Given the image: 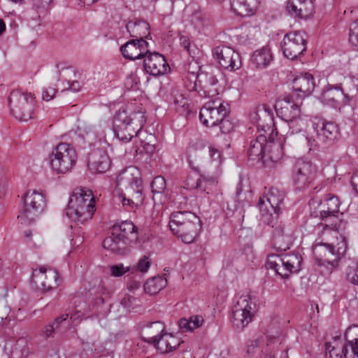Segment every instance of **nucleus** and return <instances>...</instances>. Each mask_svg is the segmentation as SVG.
<instances>
[{
	"label": "nucleus",
	"mask_w": 358,
	"mask_h": 358,
	"mask_svg": "<svg viewBox=\"0 0 358 358\" xmlns=\"http://www.w3.org/2000/svg\"><path fill=\"white\" fill-rule=\"evenodd\" d=\"M103 247L106 250L117 255H125L129 250V246L119 236H116L113 231L110 236L106 237L103 241Z\"/></svg>",
	"instance_id": "33"
},
{
	"label": "nucleus",
	"mask_w": 358,
	"mask_h": 358,
	"mask_svg": "<svg viewBox=\"0 0 358 358\" xmlns=\"http://www.w3.org/2000/svg\"><path fill=\"white\" fill-rule=\"evenodd\" d=\"M343 92L341 90V86L328 85L321 95V99L327 105L333 108H337L339 106V101L343 98Z\"/></svg>",
	"instance_id": "32"
},
{
	"label": "nucleus",
	"mask_w": 358,
	"mask_h": 358,
	"mask_svg": "<svg viewBox=\"0 0 358 358\" xmlns=\"http://www.w3.org/2000/svg\"><path fill=\"white\" fill-rule=\"evenodd\" d=\"M164 332H165V325L160 321L152 322L145 325L142 329V339L150 344L155 343Z\"/></svg>",
	"instance_id": "30"
},
{
	"label": "nucleus",
	"mask_w": 358,
	"mask_h": 358,
	"mask_svg": "<svg viewBox=\"0 0 358 358\" xmlns=\"http://www.w3.org/2000/svg\"><path fill=\"white\" fill-rule=\"evenodd\" d=\"M77 158L76 151L73 146L61 143L49 155V163L51 169L57 173H66L75 166Z\"/></svg>",
	"instance_id": "8"
},
{
	"label": "nucleus",
	"mask_w": 358,
	"mask_h": 358,
	"mask_svg": "<svg viewBox=\"0 0 358 358\" xmlns=\"http://www.w3.org/2000/svg\"><path fill=\"white\" fill-rule=\"evenodd\" d=\"M126 28L130 36L136 38V39L143 38V37H147V35L150 34V25L144 20L129 21L127 24Z\"/></svg>",
	"instance_id": "34"
},
{
	"label": "nucleus",
	"mask_w": 358,
	"mask_h": 358,
	"mask_svg": "<svg viewBox=\"0 0 358 358\" xmlns=\"http://www.w3.org/2000/svg\"><path fill=\"white\" fill-rule=\"evenodd\" d=\"M267 138L264 134H259L250 141L248 156L250 160H260L266 154Z\"/></svg>",
	"instance_id": "28"
},
{
	"label": "nucleus",
	"mask_w": 358,
	"mask_h": 358,
	"mask_svg": "<svg viewBox=\"0 0 358 358\" xmlns=\"http://www.w3.org/2000/svg\"><path fill=\"white\" fill-rule=\"evenodd\" d=\"M206 153L207 150L201 143H191L187 149V155L189 164L192 166L194 164H198Z\"/></svg>",
	"instance_id": "36"
},
{
	"label": "nucleus",
	"mask_w": 358,
	"mask_h": 358,
	"mask_svg": "<svg viewBox=\"0 0 358 358\" xmlns=\"http://www.w3.org/2000/svg\"><path fill=\"white\" fill-rule=\"evenodd\" d=\"M349 42L355 49L358 50V19L350 26Z\"/></svg>",
	"instance_id": "45"
},
{
	"label": "nucleus",
	"mask_w": 358,
	"mask_h": 358,
	"mask_svg": "<svg viewBox=\"0 0 358 358\" xmlns=\"http://www.w3.org/2000/svg\"><path fill=\"white\" fill-rule=\"evenodd\" d=\"M346 277L349 282L358 285V263L355 266H349L346 269Z\"/></svg>",
	"instance_id": "49"
},
{
	"label": "nucleus",
	"mask_w": 358,
	"mask_h": 358,
	"mask_svg": "<svg viewBox=\"0 0 358 358\" xmlns=\"http://www.w3.org/2000/svg\"><path fill=\"white\" fill-rule=\"evenodd\" d=\"M284 198V192L275 187H271L266 194L259 198L258 208L262 222L275 227L274 224L278 217L279 205Z\"/></svg>",
	"instance_id": "5"
},
{
	"label": "nucleus",
	"mask_w": 358,
	"mask_h": 358,
	"mask_svg": "<svg viewBox=\"0 0 358 358\" xmlns=\"http://www.w3.org/2000/svg\"><path fill=\"white\" fill-rule=\"evenodd\" d=\"M258 0H230L231 10L238 15L250 16L257 12Z\"/></svg>",
	"instance_id": "29"
},
{
	"label": "nucleus",
	"mask_w": 358,
	"mask_h": 358,
	"mask_svg": "<svg viewBox=\"0 0 358 358\" xmlns=\"http://www.w3.org/2000/svg\"><path fill=\"white\" fill-rule=\"evenodd\" d=\"M143 66L145 71L153 76L164 75L170 69L164 57L157 52H149L144 59Z\"/></svg>",
	"instance_id": "21"
},
{
	"label": "nucleus",
	"mask_w": 358,
	"mask_h": 358,
	"mask_svg": "<svg viewBox=\"0 0 358 358\" xmlns=\"http://www.w3.org/2000/svg\"><path fill=\"white\" fill-rule=\"evenodd\" d=\"M275 108L278 116L285 122L301 114L299 98L294 94L278 99L275 102Z\"/></svg>",
	"instance_id": "18"
},
{
	"label": "nucleus",
	"mask_w": 358,
	"mask_h": 358,
	"mask_svg": "<svg viewBox=\"0 0 358 358\" xmlns=\"http://www.w3.org/2000/svg\"><path fill=\"white\" fill-rule=\"evenodd\" d=\"M180 343V341L176 337L171 334H168V345L169 348H171V352L179 346Z\"/></svg>",
	"instance_id": "58"
},
{
	"label": "nucleus",
	"mask_w": 358,
	"mask_h": 358,
	"mask_svg": "<svg viewBox=\"0 0 358 358\" xmlns=\"http://www.w3.org/2000/svg\"><path fill=\"white\" fill-rule=\"evenodd\" d=\"M317 173V167L310 161L304 159H298L293 169L292 180L299 189H303L310 185Z\"/></svg>",
	"instance_id": "14"
},
{
	"label": "nucleus",
	"mask_w": 358,
	"mask_h": 358,
	"mask_svg": "<svg viewBox=\"0 0 358 358\" xmlns=\"http://www.w3.org/2000/svg\"><path fill=\"white\" fill-rule=\"evenodd\" d=\"M87 313V308L85 303H80L76 305L73 313L71 314V320L73 322L80 320Z\"/></svg>",
	"instance_id": "46"
},
{
	"label": "nucleus",
	"mask_w": 358,
	"mask_h": 358,
	"mask_svg": "<svg viewBox=\"0 0 358 358\" xmlns=\"http://www.w3.org/2000/svg\"><path fill=\"white\" fill-rule=\"evenodd\" d=\"M358 336V327L352 326L349 327L345 333V338L347 341L346 343L341 346L338 345L337 337L334 338V345L331 343L326 344V358H345V355L348 352L350 348L349 346V338H353V336Z\"/></svg>",
	"instance_id": "19"
},
{
	"label": "nucleus",
	"mask_w": 358,
	"mask_h": 358,
	"mask_svg": "<svg viewBox=\"0 0 358 358\" xmlns=\"http://www.w3.org/2000/svg\"><path fill=\"white\" fill-rule=\"evenodd\" d=\"M120 51L123 57L129 60L145 57L149 52L148 43L143 38L132 39L122 45Z\"/></svg>",
	"instance_id": "20"
},
{
	"label": "nucleus",
	"mask_w": 358,
	"mask_h": 358,
	"mask_svg": "<svg viewBox=\"0 0 358 358\" xmlns=\"http://www.w3.org/2000/svg\"><path fill=\"white\" fill-rule=\"evenodd\" d=\"M69 317V314L62 315L57 317L52 324L46 325L41 332V336L45 338L53 337L55 331L59 328V324L63 321H65Z\"/></svg>",
	"instance_id": "43"
},
{
	"label": "nucleus",
	"mask_w": 358,
	"mask_h": 358,
	"mask_svg": "<svg viewBox=\"0 0 358 358\" xmlns=\"http://www.w3.org/2000/svg\"><path fill=\"white\" fill-rule=\"evenodd\" d=\"M220 129L223 134H229L232 131L235 127V123L230 119L229 115H226L219 122Z\"/></svg>",
	"instance_id": "48"
},
{
	"label": "nucleus",
	"mask_w": 358,
	"mask_h": 358,
	"mask_svg": "<svg viewBox=\"0 0 358 358\" xmlns=\"http://www.w3.org/2000/svg\"><path fill=\"white\" fill-rule=\"evenodd\" d=\"M267 152L266 155H268V159L273 162H278L280 161L283 155V145L281 141H271L267 142L266 145Z\"/></svg>",
	"instance_id": "41"
},
{
	"label": "nucleus",
	"mask_w": 358,
	"mask_h": 358,
	"mask_svg": "<svg viewBox=\"0 0 358 358\" xmlns=\"http://www.w3.org/2000/svg\"><path fill=\"white\" fill-rule=\"evenodd\" d=\"M151 188L154 194L162 193L166 189L165 179L162 176L155 177L152 181Z\"/></svg>",
	"instance_id": "47"
},
{
	"label": "nucleus",
	"mask_w": 358,
	"mask_h": 358,
	"mask_svg": "<svg viewBox=\"0 0 358 358\" xmlns=\"http://www.w3.org/2000/svg\"><path fill=\"white\" fill-rule=\"evenodd\" d=\"M81 84L78 81H73L69 85V89L73 92H78L81 89Z\"/></svg>",
	"instance_id": "63"
},
{
	"label": "nucleus",
	"mask_w": 358,
	"mask_h": 358,
	"mask_svg": "<svg viewBox=\"0 0 358 358\" xmlns=\"http://www.w3.org/2000/svg\"><path fill=\"white\" fill-rule=\"evenodd\" d=\"M203 20L202 14L199 12L194 13L191 17V22L196 27L203 25Z\"/></svg>",
	"instance_id": "56"
},
{
	"label": "nucleus",
	"mask_w": 358,
	"mask_h": 358,
	"mask_svg": "<svg viewBox=\"0 0 358 358\" xmlns=\"http://www.w3.org/2000/svg\"><path fill=\"white\" fill-rule=\"evenodd\" d=\"M52 0H33V6L36 8L44 9Z\"/></svg>",
	"instance_id": "61"
},
{
	"label": "nucleus",
	"mask_w": 358,
	"mask_h": 358,
	"mask_svg": "<svg viewBox=\"0 0 358 358\" xmlns=\"http://www.w3.org/2000/svg\"><path fill=\"white\" fill-rule=\"evenodd\" d=\"M140 286H141L140 282L134 280V281H131L129 282V284L128 285V288L130 290H134V289L139 288Z\"/></svg>",
	"instance_id": "64"
},
{
	"label": "nucleus",
	"mask_w": 358,
	"mask_h": 358,
	"mask_svg": "<svg viewBox=\"0 0 358 358\" xmlns=\"http://www.w3.org/2000/svg\"><path fill=\"white\" fill-rule=\"evenodd\" d=\"M173 103L177 110L182 109V111H185L189 105L187 99L181 94L174 95Z\"/></svg>",
	"instance_id": "50"
},
{
	"label": "nucleus",
	"mask_w": 358,
	"mask_h": 358,
	"mask_svg": "<svg viewBox=\"0 0 358 358\" xmlns=\"http://www.w3.org/2000/svg\"><path fill=\"white\" fill-rule=\"evenodd\" d=\"M317 138L303 136L310 150L319 148L321 144L329 143L334 141L338 134V126L331 122L319 120L313 124Z\"/></svg>",
	"instance_id": "12"
},
{
	"label": "nucleus",
	"mask_w": 358,
	"mask_h": 358,
	"mask_svg": "<svg viewBox=\"0 0 358 358\" xmlns=\"http://www.w3.org/2000/svg\"><path fill=\"white\" fill-rule=\"evenodd\" d=\"M257 311V300L249 294L242 295L237 299L233 310L231 322L238 330H243L252 322Z\"/></svg>",
	"instance_id": "9"
},
{
	"label": "nucleus",
	"mask_w": 358,
	"mask_h": 358,
	"mask_svg": "<svg viewBox=\"0 0 358 358\" xmlns=\"http://www.w3.org/2000/svg\"><path fill=\"white\" fill-rule=\"evenodd\" d=\"M136 301V299L131 296L127 295L121 300V304L125 308H129Z\"/></svg>",
	"instance_id": "60"
},
{
	"label": "nucleus",
	"mask_w": 358,
	"mask_h": 358,
	"mask_svg": "<svg viewBox=\"0 0 358 358\" xmlns=\"http://www.w3.org/2000/svg\"><path fill=\"white\" fill-rule=\"evenodd\" d=\"M57 271L50 267L45 266L33 270L31 282L36 289L41 291H48L58 285Z\"/></svg>",
	"instance_id": "16"
},
{
	"label": "nucleus",
	"mask_w": 358,
	"mask_h": 358,
	"mask_svg": "<svg viewBox=\"0 0 358 358\" xmlns=\"http://www.w3.org/2000/svg\"><path fill=\"white\" fill-rule=\"evenodd\" d=\"M145 122V117L141 112H133L128 115L125 110H120L114 116L113 130L118 139L127 143L134 136L141 134Z\"/></svg>",
	"instance_id": "4"
},
{
	"label": "nucleus",
	"mask_w": 358,
	"mask_h": 358,
	"mask_svg": "<svg viewBox=\"0 0 358 358\" xmlns=\"http://www.w3.org/2000/svg\"><path fill=\"white\" fill-rule=\"evenodd\" d=\"M281 48L285 57L289 59L299 57L306 51L307 37L305 32L294 31L285 35L281 42Z\"/></svg>",
	"instance_id": "13"
},
{
	"label": "nucleus",
	"mask_w": 358,
	"mask_h": 358,
	"mask_svg": "<svg viewBox=\"0 0 358 358\" xmlns=\"http://www.w3.org/2000/svg\"><path fill=\"white\" fill-rule=\"evenodd\" d=\"M341 90L344 92L343 96L346 99L351 100L358 92V78L350 76L345 78Z\"/></svg>",
	"instance_id": "42"
},
{
	"label": "nucleus",
	"mask_w": 358,
	"mask_h": 358,
	"mask_svg": "<svg viewBox=\"0 0 358 358\" xmlns=\"http://www.w3.org/2000/svg\"><path fill=\"white\" fill-rule=\"evenodd\" d=\"M167 285V280L163 276H155L148 279L144 284V290L146 293L156 294Z\"/></svg>",
	"instance_id": "40"
},
{
	"label": "nucleus",
	"mask_w": 358,
	"mask_h": 358,
	"mask_svg": "<svg viewBox=\"0 0 358 358\" xmlns=\"http://www.w3.org/2000/svg\"><path fill=\"white\" fill-rule=\"evenodd\" d=\"M11 114L20 121H27L34 117L36 100L31 92L15 90L8 97Z\"/></svg>",
	"instance_id": "6"
},
{
	"label": "nucleus",
	"mask_w": 358,
	"mask_h": 358,
	"mask_svg": "<svg viewBox=\"0 0 358 358\" xmlns=\"http://www.w3.org/2000/svg\"><path fill=\"white\" fill-rule=\"evenodd\" d=\"M112 231L129 247L138 239L136 227L131 222L124 221L119 225H114Z\"/></svg>",
	"instance_id": "27"
},
{
	"label": "nucleus",
	"mask_w": 358,
	"mask_h": 358,
	"mask_svg": "<svg viewBox=\"0 0 358 358\" xmlns=\"http://www.w3.org/2000/svg\"><path fill=\"white\" fill-rule=\"evenodd\" d=\"M213 56L220 66L229 71L241 68V57L234 49L227 45H219L213 50Z\"/></svg>",
	"instance_id": "17"
},
{
	"label": "nucleus",
	"mask_w": 358,
	"mask_h": 358,
	"mask_svg": "<svg viewBox=\"0 0 358 358\" xmlns=\"http://www.w3.org/2000/svg\"><path fill=\"white\" fill-rule=\"evenodd\" d=\"M273 60V55L270 48L263 47L254 52L252 57V62L257 68L263 69L266 67Z\"/></svg>",
	"instance_id": "37"
},
{
	"label": "nucleus",
	"mask_w": 358,
	"mask_h": 358,
	"mask_svg": "<svg viewBox=\"0 0 358 358\" xmlns=\"http://www.w3.org/2000/svg\"><path fill=\"white\" fill-rule=\"evenodd\" d=\"M110 159L107 152L102 150H94L88 156L87 166L92 173H103L110 167Z\"/></svg>",
	"instance_id": "22"
},
{
	"label": "nucleus",
	"mask_w": 358,
	"mask_h": 358,
	"mask_svg": "<svg viewBox=\"0 0 358 358\" xmlns=\"http://www.w3.org/2000/svg\"><path fill=\"white\" fill-rule=\"evenodd\" d=\"M289 130L287 135H294L305 131L308 125L307 118L302 117L301 114L285 121Z\"/></svg>",
	"instance_id": "38"
},
{
	"label": "nucleus",
	"mask_w": 358,
	"mask_h": 358,
	"mask_svg": "<svg viewBox=\"0 0 358 358\" xmlns=\"http://www.w3.org/2000/svg\"><path fill=\"white\" fill-rule=\"evenodd\" d=\"M129 271V267H124L122 264L114 265L110 267L111 275L120 277Z\"/></svg>",
	"instance_id": "53"
},
{
	"label": "nucleus",
	"mask_w": 358,
	"mask_h": 358,
	"mask_svg": "<svg viewBox=\"0 0 358 358\" xmlns=\"http://www.w3.org/2000/svg\"><path fill=\"white\" fill-rule=\"evenodd\" d=\"M56 92V89L52 87L44 88L42 93L43 99L46 101L51 100L55 96Z\"/></svg>",
	"instance_id": "54"
},
{
	"label": "nucleus",
	"mask_w": 358,
	"mask_h": 358,
	"mask_svg": "<svg viewBox=\"0 0 358 358\" xmlns=\"http://www.w3.org/2000/svg\"><path fill=\"white\" fill-rule=\"evenodd\" d=\"M117 185L124 188L129 194H134L136 199L141 201V180L138 170L135 167H129L121 172L116 179Z\"/></svg>",
	"instance_id": "15"
},
{
	"label": "nucleus",
	"mask_w": 358,
	"mask_h": 358,
	"mask_svg": "<svg viewBox=\"0 0 358 358\" xmlns=\"http://www.w3.org/2000/svg\"><path fill=\"white\" fill-rule=\"evenodd\" d=\"M180 329L183 332L192 331L189 319L182 318L178 322Z\"/></svg>",
	"instance_id": "57"
},
{
	"label": "nucleus",
	"mask_w": 358,
	"mask_h": 358,
	"mask_svg": "<svg viewBox=\"0 0 358 358\" xmlns=\"http://www.w3.org/2000/svg\"><path fill=\"white\" fill-rule=\"evenodd\" d=\"M293 234L290 229H286L284 224L277 225L273 231V247L277 251H285L293 242Z\"/></svg>",
	"instance_id": "25"
},
{
	"label": "nucleus",
	"mask_w": 358,
	"mask_h": 358,
	"mask_svg": "<svg viewBox=\"0 0 358 358\" xmlns=\"http://www.w3.org/2000/svg\"><path fill=\"white\" fill-rule=\"evenodd\" d=\"M200 82L203 83L204 93L206 96L213 97L219 94V89L217 87L218 80L212 73H201L198 76Z\"/></svg>",
	"instance_id": "35"
},
{
	"label": "nucleus",
	"mask_w": 358,
	"mask_h": 358,
	"mask_svg": "<svg viewBox=\"0 0 358 358\" xmlns=\"http://www.w3.org/2000/svg\"><path fill=\"white\" fill-rule=\"evenodd\" d=\"M287 9L294 17L306 19L315 13L313 0H288Z\"/></svg>",
	"instance_id": "24"
},
{
	"label": "nucleus",
	"mask_w": 358,
	"mask_h": 358,
	"mask_svg": "<svg viewBox=\"0 0 358 358\" xmlns=\"http://www.w3.org/2000/svg\"><path fill=\"white\" fill-rule=\"evenodd\" d=\"M45 206V196L38 191L27 192L24 196V206L17 216L22 224L29 225L33 223L43 211Z\"/></svg>",
	"instance_id": "10"
},
{
	"label": "nucleus",
	"mask_w": 358,
	"mask_h": 358,
	"mask_svg": "<svg viewBox=\"0 0 358 358\" xmlns=\"http://www.w3.org/2000/svg\"><path fill=\"white\" fill-rule=\"evenodd\" d=\"M151 262L149 259V257L147 255H144L138 262L136 265L137 270L142 272L145 273L148 271L149 268L150 267Z\"/></svg>",
	"instance_id": "52"
},
{
	"label": "nucleus",
	"mask_w": 358,
	"mask_h": 358,
	"mask_svg": "<svg viewBox=\"0 0 358 358\" xmlns=\"http://www.w3.org/2000/svg\"><path fill=\"white\" fill-rule=\"evenodd\" d=\"M302 257L298 253L270 254L267 257L266 266L273 269L282 278H287L291 273L301 269Z\"/></svg>",
	"instance_id": "7"
},
{
	"label": "nucleus",
	"mask_w": 358,
	"mask_h": 358,
	"mask_svg": "<svg viewBox=\"0 0 358 358\" xmlns=\"http://www.w3.org/2000/svg\"><path fill=\"white\" fill-rule=\"evenodd\" d=\"M120 201L122 202L124 206L128 207L129 209H133L136 206V203L132 199H127L124 196H120L119 197Z\"/></svg>",
	"instance_id": "59"
},
{
	"label": "nucleus",
	"mask_w": 358,
	"mask_h": 358,
	"mask_svg": "<svg viewBox=\"0 0 358 358\" xmlns=\"http://www.w3.org/2000/svg\"><path fill=\"white\" fill-rule=\"evenodd\" d=\"M314 88L315 82L313 76L310 73H306L293 80V94L299 99L310 95Z\"/></svg>",
	"instance_id": "26"
},
{
	"label": "nucleus",
	"mask_w": 358,
	"mask_h": 358,
	"mask_svg": "<svg viewBox=\"0 0 358 358\" xmlns=\"http://www.w3.org/2000/svg\"><path fill=\"white\" fill-rule=\"evenodd\" d=\"M94 203L91 190L76 187L70 197L66 209V216L75 222L83 224L92 217L95 211Z\"/></svg>",
	"instance_id": "2"
},
{
	"label": "nucleus",
	"mask_w": 358,
	"mask_h": 358,
	"mask_svg": "<svg viewBox=\"0 0 358 358\" xmlns=\"http://www.w3.org/2000/svg\"><path fill=\"white\" fill-rule=\"evenodd\" d=\"M351 185L353 189L358 193V170L355 171L351 177Z\"/></svg>",
	"instance_id": "62"
},
{
	"label": "nucleus",
	"mask_w": 358,
	"mask_h": 358,
	"mask_svg": "<svg viewBox=\"0 0 358 358\" xmlns=\"http://www.w3.org/2000/svg\"><path fill=\"white\" fill-rule=\"evenodd\" d=\"M203 318L201 315H193L189 317V322L192 327V330L201 327L203 323Z\"/></svg>",
	"instance_id": "55"
},
{
	"label": "nucleus",
	"mask_w": 358,
	"mask_h": 358,
	"mask_svg": "<svg viewBox=\"0 0 358 358\" xmlns=\"http://www.w3.org/2000/svg\"><path fill=\"white\" fill-rule=\"evenodd\" d=\"M350 350L345 358H358V338H353L349 341Z\"/></svg>",
	"instance_id": "51"
},
{
	"label": "nucleus",
	"mask_w": 358,
	"mask_h": 358,
	"mask_svg": "<svg viewBox=\"0 0 358 358\" xmlns=\"http://www.w3.org/2000/svg\"><path fill=\"white\" fill-rule=\"evenodd\" d=\"M150 344L154 345L155 348L162 353L171 352V348H169L168 345V334L166 332H164L157 339H155V343Z\"/></svg>",
	"instance_id": "44"
},
{
	"label": "nucleus",
	"mask_w": 358,
	"mask_h": 358,
	"mask_svg": "<svg viewBox=\"0 0 358 358\" xmlns=\"http://www.w3.org/2000/svg\"><path fill=\"white\" fill-rule=\"evenodd\" d=\"M327 242L316 243L313 247L315 264L324 275H329L338 268L339 261L347 250L346 238L336 230H327Z\"/></svg>",
	"instance_id": "1"
},
{
	"label": "nucleus",
	"mask_w": 358,
	"mask_h": 358,
	"mask_svg": "<svg viewBox=\"0 0 358 358\" xmlns=\"http://www.w3.org/2000/svg\"><path fill=\"white\" fill-rule=\"evenodd\" d=\"M250 120L262 130L269 129L273 124V113L272 109L266 105L258 106L250 114Z\"/></svg>",
	"instance_id": "23"
},
{
	"label": "nucleus",
	"mask_w": 358,
	"mask_h": 358,
	"mask_svg": "<svg viewBox=\"0 0 358 358\" xmlns=\"http://www.w3.org/2000/svg\"><path fill=\"white\" fill-rule=\"evenodd\" d=\"M208 153L213 162L215 164V171L214 173L207 172L203 176V181L214 185L218 182V179L221 175V154L220 151L214 148L208 147Z\"/></svg>",
	"instance_id": "31"
},
{
	"label": "nucleus",
	"mask_w": 358,
	"mask_h": 358,
	"mask_svg": "<svg viewBox=\"0 0 358 358\" xmlns=\"http://www.w3.org/2000/svg\"><path fill=\"white\" fill-rule=\"evenodd\" d=\"M229 105L220 98H214L207 101L201 108L199 119L203 124L208 127L218 126L226 115H229Z\"/></svg>",
	"instance_id": "11"
},
{
	"label": "nucleus",
	"mask_w": 358,
	"mask_h": 358,
	"mask_svg": "<svg viewBox=\"0 0 358 358\" xmlns=\"http://www.w3.org/2000/svg\"><path fill=\"white\" fill-rule=\"evenodd\" d=\"M324 205L327 209L320 211V217L323 220H327L331 217H335L339 212V200L337 196H330L325 200Z\"/></svg>",
	"instance_id": "39"
},
{
	"label": "nucleus",
	"mask_w": 358,
	"mask_h": 358,
	"mask_svg": "<svg viewBox=\"0 0 358 358\" xmlns=\"http://www.w3.org/2000/svg\"><path fill=\"white\" fill-rule=\"evenodd\" d=\"M170 229L185 243H193L201 230L199 217L189 211H178L171 213Z\"/></svg>",
	"instance_id": "3"
}]
</instances>
